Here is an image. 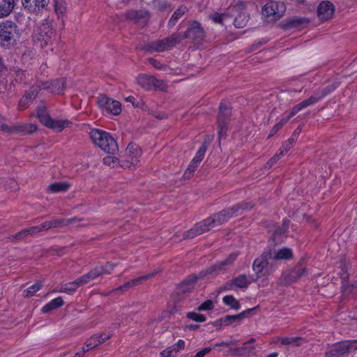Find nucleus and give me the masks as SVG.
Here are the masks:
<instances>
[{"label": "nucleus", "instance_id": "nucleus-1", "mask_svg": "<svg viewBox=\"0 0 357 357\" xmlns=\"http://www.w3.org/2000/svg\"><path fill=\"white\" fill-rule=\"evenodd\" d=\"M252 207V204L243 202L223 209L219 213H214L208 218L195 224L192 228L184 234V238H193L198 235L207 232L213 227L227 222L230 218L241 215L245 210L250 209Z\"/></svg>", "mask_w": 357, "mask_h": 357}, {"label": "nucleus", "instance_id": "nucleus-2", "mask_svg": "<svg viewBox=\"0 0 357 357\" xmlns=\"http://www.w3.org/2000/svg\"><path fill=\"white\" fill-rule=\"evenodd\" d=\"M338 85L339 84L337 82H334L332 84L328 85L327 86L320 88L308 98L294 105L292 107L291 112L287 115L283 116L280 119V121L272 128L270 134L268 135V138L275 135L289 121V119L296 115L298 112L307 107L314 105L321 100L324 97L333 91L338 86Z\"/></svg>", "mask_w": 357, "mask_h": 357}, {"label": "nucleus", "instance_id": "nucleus-3", "mask_svg": "<svg viewBox=\"0 0 357 357\" xmlns=\"http://www.w3.org/2000/svg\"><path fill=\"white\" fill-rule=\"evenodd\" d=\"M56 37L53 22L49 19H45L39 24L33 33L34 43L40 47L51 45Z\"/></svg>", "mask_w": 357, "mask_h": 357}, {"label": "nucleus", "instance_id": "nucleus-4", "mask_svg": "<svg viewBox=\"0 0 357 357\" xmlns=\"http://www.w3.org/2000/svg\"><path fill=\"white\" fill-rule=\"evenodd\" d=\"M90 137L96 146L109 154H114L119 150V146L114 137L109 132L93 129L90 132Z\"/></svg>", "mask_w": 357, "mask_h": 357}, {"label": "nucleus", "instance_id": "nucleus-5", "mask_svg": "<svg viewBox=\"0 0 357 357\" xmlns=\"http://www.w3.org/2000/svg\"><path fill=\"white\" fill-rule=\"evenodd\" d=\"M20 33L17 25L13 21L5 20L0 22V44L9 48L16 45Z\"/></svg>", "mask_w": 357, "mask_h": 357}, {"label": "nucleus", "instance_id": "nucleus-6", "mask_svg": "<svg viewBox=\"0 0 357 357\" xmlns=\"http://www.w3.org/2000/svg\"><path fill=\"white\" fill-rule=\"evenodd\" d=\"M245 3L242 1H238L229 8V19L234 17L233 24L236 28L244 27L248 21V15L245 12Z\"/></svg>", "mask_w": 357, "mask_h": 357}, {"label": "nucleus", "instance_id": "nucleus-7", "mask_svg": "<svg viewBox=\"0 0 357 357\" xmlns=\"http://www.w3.org/2000/svg\"><path fill=\"white\" fill-rule=\"evenodd\" d=\"M181 40H183L182 34L181 33H174L169 37L162 40L151 42L149 46L150 50L153 51L162 52L172 49Z\"/></svg>", "mask_w": 357, "mask_h": 357}, {"label": "nucleus", "instance_id": "nucleus-8", "mask_svg": "<svg viewBox=\"0 0 357 357\" xmlns=\"http://www.w3.org/2000/svg\"><path fill=\"white\" fill-rule=\"evenodd\" d=\"M37 115L40 121L46 127L54 129L57 132L62 131L70 123L67 120H54L52 119L45 109H38Z\"/></svg>", "mask_w": 357, "mask_h": 357}, {"label": "nucleus", "instance_id": "nucleus-9", "mask_svg": "<svg viewBox=\"0 0 357 357\" xmlns=\"http://www.w3.org/2000/svg\"><path fill=\"white\" fill-rule=\"evenodd\" d=\"M285 10V5L282 2L270 1L263 6L261 14L270 18V20H277L283 15Z\"/></svg>", "mask_w": 357, "mask_h": 357}, {"label": "nucleus", "instance_id": "nucleus-10", "mask_svg": "<svg viewBox=\"0 0 357 357\" xmlns=\"http://www.w3.org/2000/svg\"><path fill=\"white\" fill-rule=\"evenodd\" d=\"M137 83L146 90L155 89L161 91H166L167 86L164 80L158 79L155 77L148 75H140L137 79Z\"/></svg>", "mask_w": 357, "mask_h": 357}, {"label": "nucleus", "instance_id": "nucleus-11", "mask_svg": "<svg viewBox=\"0 0 357 357\" xmlns=\"http://www.w3.org/2000/svg\"><path fill=\"white\" fill-rule=\"evenodd\" d=\"M116 266V264L112 262H107L105 265L96 266L89 273L81 276L82 282L84 284H86L103 275L110 274Z\"/></svg>", "mask_w": 357, "mask_h": 357}, {"label": "nucleus", "instance_id": "nucleus-12", "mask_svg": "<svg viewBox=\"0 0 357 357\" xmlns=\"http://www.w3.org/2000/svg\"><path fill=\"white\" fill-rule=\"evenodd\" d=\"M98 104L102 112L106 114L118 115L122 110L121 105L119 101L104 95L98 96Z\"/></svg>", "mask_w": 357, "mask_h": 357}, {"label": "nucleus", "instance_id": "nucleus-13", "mask_svg": "<svg viewBox=\"0 0 357 357\" xmlns=\"http://www.w3.org/2000/svg\"><path fill=\"white\" fill-rule=\"evenodd\" d=\"M231 112V108L229 105L225 102L220 103V112L218 117V126L219 129L218 135L220 139L226 135L227 124Z\"/></svg>", "mask_w": 357, "mask_h": 357}, {"label": "nucleus", "instance_id": "nucleus-14", "mask_svg": "<svg viewBox=\"0 0 357 357\" xmlns=\"http://www.w3.org/2000/svg\"><path fill=\"white\" fill-rule=\"evenodd\" d=\"M351 354L348 340L341 341L329 346L324 357H344Z\"/></svg>", "mask_w": 357, "mask_h": 357}, {"label": "nucleus", "instance_id": "nucleus-15", "mask_svg": "<svg viewBox=\"0 0 357 357\" xmlns=\"http://www.w3.org/2000/svg\"><path fill=\"white\" fill-rule=\"evenodd\" d=\"M183 39L188 38L195 43L201 42L205 37L204 29L199 22L195 21L191 23L184 35Z\"/></svg>", "mask_w": 357, "mask_h": 357}, {"label": "nucleus", "instance_id": "nucleus-16", "mask_svg": "<svg viewBox=\"0 0 357 357\" xmlns=\"http://www.w3.org/2000/svg\"><path fill=\"white\" fill-rule=\"evenodd\" d=\"M206 151V144H202L196 153L191 162H190L187 169L185 171L184 176L190 178L195 172L199 163L203 160Z\"/></svg>", "mask_w": 357, "mask_h": 357}, {"label": "nucleus", "instance_id": "nucleus-17", "mask_svg": "<svg viewBox=\"0 0 357 357\" xmlns=\"http://www.w3.org/2000/svg\"><path fill=\"white\" fill-rule=\"evenodd\" d=\"M197 280V278L195 275H191L177 287L176 294L181 299L184 298L188 293L194 289Z\"/></svg>", "mask_w": 357, "mask_h": 357}, {"label": "nucleus", "instance_id": "nucleus-18", "mask_svg": "<svg viewBox=\"0 0 357 357\" xmlns=\"http://www.w3.org/2000/svg\"><path fill=\"white\" fill-rule=\"evenodd\" d=\"M156 274H157V272L153 271L152 273L146 274L144 275L136 278L135 279H132V280L126 282L123 285L119 286L116 289H114L112 291H126L134 287H136V286L142 284V282L148 280L153 278Z\"/></svg>", "mask_w": 357, "mask_h": 357}, {"label": "nucleus", "instance_id": "nucleus-19", "mask_svg": "<svg viewBox=\"0 0 357 357\" xmlns=\"http://www.w3.org/2000/svg\"><path fill=\"white\" fill-rule=\"evenodd\" d=\"M334 13V6L328 1H324L317 7V15L320 20H330Z\"/></svg>", "mask_w": 357, "mask_h": 357}, {"label": "nucleus", "instance_id": "nucleus-20", "mask_svg": "<svg viewBox=\"0 0 357 357\" xmlns=\"http://www.w3.org/2000/svg\"><path fill=\"white\" fill-rule=\"evenodd\" d=\"M50 0H22L23 7L30 13H38L47 6Z\"/></svg>", "mask_w": 357, "mask_h": 357}, {"label": "nucleus", "instance_id": "nucleus-21", "mask_svg": "<svg viewBox=\"0 0 357 357\" xmlns=\"http://www.w3.org/2000/svg\"><path fill=\"white\" fill-rule=\"evenodd\" d=\"M42 86L43 89H46L51 93L60 94L62 93L65 89L66 79L65 78H61L52 82L42 81Z\"/></svg>", "mask_w": 357, "mask_h": 357}, {"label": "nucleus", "instance_id": "nucleus-22", "mask_svg": "<svg viewBox=\"0 0 357 357\" xmlns=\"http://www.w3.org/2000/svg\"><path fill=\"white\" fill-rule=\"evenodd\" d=\"M293 257V252L291 249L287 248H282L278 250H270L264 256V257H268L271 260H287L291 259Z\"/></svg>", "mask_w": 357, "mask_h": 357}, {"label": "nucleus", "instance_id": "nucleus-23", "mask_svg": "<svg viewBox=\"0 0 357 357\" xmlns=\"http://www.w3.org/2000/svg\"><path fill=\"white\" fill-rule=\"evenodd\" d=\"M72 222L71 219L59 218L55 219L50 221H47L42 223L40 225H38L40 229V232L47 231L52 228H60L65 227Z\"/></svg>", "mask_w": 357, "mask_h": 357}, {"label": "nucleus", "instance_id": "nucleus-24", "mask_svg": "<svg viewBox=\"0 0 357 357\" xmlns=\"http://www.w3.org/2000/svg\"><path fill=\"white\" fill-rule=\"evenodd\" d=\"M126 151L128 157V162L132 165H137L142 155V151L139 147L135 144H129Z\"/></svg>", "mask_w": 357, "mask_h": 357}, {"label": "nucleus", "instance_id": "nucleus-25", "mask_svg": "<svg viewBox=\"0 0 357 357\" xmlns=\"http://www.w3.org/2000/svg\"><path fill=\"white\" fill-rule=\"evenodd\" d=\"M253 280H249L245 275H239L231 281L228 282L225 284V289H232L233 286H236L238 288H246L249 284H250Z\"/></svg>", "mask_w": 357, "mask_h": 357}, {"label": "nucleus", "instance_id": "nucleus-26", "mask_svg": "<svg viewBox=\"0 0 357 357\" xmlns=\"http://www.w3.org/2000/svg\"><path fill=\"white\" fill-rule=\"evenodd\" d=\"M306 342L302 337H278L275 342H280L285 347H299Z\"/></svg>", "mask_w": 357, "mask_h": 357}, {"label": "nucleus", "instance_id": "nucleus-27", "mask_svg": "<svg viewBox=\"0 0 357 357\" xmlns=\"http://www.w3.org/2000/svg\"><path fill=\"white\" fill-rule=\"evenodd\" d=\"M255 347H250L247 344H244L243 347L238 348H229V351L227 353V356H240L247 357L253 353Z\"/></svg>", "mask_w": 357, "mask_h": 357}, {"label": "nucleus", "instance_id": "nucleus-28", "mask_svg": "<svg viewBox=\"0 0 357 357\" xmlns=\"http://www.w3.org/2000/svg\"><path fill=\"white\" fill-rule=\"evenodd\" d=\"M82 285H84V284L82 282V278L79 277L73 282L62 284L60 289L58 290L57 291L60 293H66L70 295L75 292L76 290Z\"/></svg>", "mask_w": 357, "mask_h": 357}, {"label": "nucleus", "instance_id": "nucleus-29", "mask_svg": "<svg viewBox=\"0 0 357 357\" xmlns=\"http://www.w3.org/2000/svg\"><path fill=\"white\" fill-rule=\"evenodd\" d=\"M30 128L27 129L26 126H10L7 124H1L0 126V130L5 134H11L15 131H25L27 132H33L36 130V126L35 125H30Z\"/></svg>", "mask_w": 357, "mask_h": 357}, {"label": "nucleus", "instance_id": "nucleus-30", "mask_svg": "<svg viewBox=\"0 0 357 357\" xmlns=\"http://www.w3.org/2000/svg\"><path fill=\"white\" fill-rule=\"evenodd\" d=\"M254 308L248 309L236 315H228L221 319L223 325L227 326L234 322L240 321L248 317Z\"/></svg>", "mask_w": 357, "mask_h": 357}, {"label": "nucleus", "instance_id": "nucleus-31", "mask_svg": "<svg viewBox=\"0 0 357 357\" xmlns=\"http://www.w3.org/2000/svg\"><path fill=\"white\" fill-rule=\"evenodd\" d=\"M15 0H0V18L8 17L13 10Z\"/></svg>", "mask_w": 357, "mask_h": 357}, {"label": "nucleus", "instance_id": "nucleus-32", "mask_svg": "<svg viewBox=\"0 0 357 357\" xmlns=\"http://www.w3.org/2000/svg\"><path fill=\"white\" fill-rule=\"evenodd\" d=\"M267 252H264L261 256V258L256 259L253 263L252 268L253 271L257 273V277H259V273L262 272L266 265L268 264L270 260L268 257H264Z\"/></svg>", "mask_w": 357, "mask_h": 357}, {"label": "nucleus", "instance_id": "nucleus-33", "mask_svg": "<svg viewBox=\"0 0 357 357\" xmlns=\"http://www.w3.org/2000/svg\"><path fill=\"white\" fill-rule=\"evenodd\" d=\"M63 305V300L62 297L59 296L54 299H52L51 301H50L48 303L45 305L42 309L41 311L43 313H48Z\"/></svg>", "mask_w": 357, "mask_h": 357}, {"label": "nucleus", "instance_id": "nucleus-34", "mask_svg": "<svg viewBox=\"0 0 357 357\" xmlns=\"http://www.w3.org/2000/svg\"><path fill=\"white\" fill-rule=\"evenodd\" d=\"M54 12L58 17L63 16L68 10L66 0H52Z\"/></svg>", "mask_w": 357, "mask_h": 357}, {"label": "nucleus", "instance_id": "nucleus-35", "mask_svg": "<svg viewBox=\"0 0 357 357\" xmlns=\"http://www.w3.org/2000/svg\"><path fill=\"white\" fill-rule=\"evenodd\" d=\"M70 188V184L67 182H55L48 186V191L52 193L66 192Z\"/></svg>", "mask_w": 357, "mask_h": 357}, {"label": "nucleus", "instance_id": "nucleus-36", "mask_svg": "<svg viewBox=\"0 0 357 357\" xmlns=\"http://www.w3.org/2000/svg\"><path fill=\"white\" fill-rule=\"evenodd\" d=\"M238 254L236 252L231 253L229 257L225 260L216 264L214 266L215 271H224L227 267L232 264V262L236 259Z\"/></svg>", "mask_w": 357, "mask_h": 357}, {"label": "nucleus", "instance_id": "nucleus-37", "mask_svg": "<svg viewBox=\"0 0 357 357\" xmlns=\"http://www.w3.org/2000/svg\"><path fill=\"white\" fill-rule=\"evenodd\" d=\"M306 268L303 264L295 266L289 273V279L291 281H295L305 274Z\"/></svg>", "mask_w": 357, "mask_h": 357}, {"label": "nucleus", "instance_id": "nucleus-38", "mask_svg": "<svg viewBox=\"0 0 357 357\" xmlns=\"http://www.w3.org/2000/svg\"><path fill=\"white\" fill-rule=\"evenodd\" d=\"M43 89L42 81L37 85L32 86L28 91L25 93V96L29 99V102H32L36 98L40 89Z\"/></svg>", "mask_w": 357, "mask_h": 357}, {"label": "nucleus", "instance_id": "nucleus-39", "mask_svg": "<svg viewBox=\"0 0 357 357\" xmlns=\"http://www.w3.org/2000/svg\"><path fill=\"white\" fill-rule=\"evenodd\" d=\"M186 10V8L184 6L178 8L169 20V26H174L177 20L185 13Z\"/></svg>", "mask_w": 357, "mask_h": 357}, {"label": "nucleus", "instance_id": "nucleus-40", "mask_svg": "<svg viewBox=\"0 0 357 357\" xmlns=\"http://www.w3.org/2000/svg\"><path fill=\"white\" fill-rule=\"evenodd\" d=\"M210 18L215 23L223 24L224 22H226L229 19V9L227 12L222 14L215 13L211 15Z\"/></svg>", "mask_w": 357, "mask_h": 357}, {"label": "nucleus", "instance_id": "nucleus-41", "mask_svg": "<svg viewBox=\"0 0 357 357\" xmlns=\"http://www.w3.org/2000/svg\"><path fill=\"white\" fill-rule=\"evenodd\" d=\"M100 344V337H99L98 335H94L91 336L89 340H87L84 346L86 347V350L89 351L92 348H94Z\"/></svg>", "mask_w": 357, "mask_h": 357}, {"label": "nucleus", "instance_id": "nucleus-42", "mask_svg": "<svg viewBox=\"0 0 357 357\" xmlns=\"http://www.w3.org/2000/svg\"><path fill=\"white\" fill-rule=\"evenodd\" d=\"M43 287L42 282L39 281L24 290V294L27 297L33 296Z\"/></svg>", "mask_w": 357, "mask_h": 357}, {"label": "nucleus", "instance_id": "nucleus-43", "mask_svg": "<svg viewBox=\"0 0 357 357\" xmlns=\"http://www.w3.org/2000/svg\"><path fill=\"white\" fill-rule=\"evenodd\" d=\"M223 302L233 309L238 310L240 307L239 302L233 296H225L223 298Z\"/></svg>", "mask_w": 357, "mask_h": 357}, {"label": "nucleus", "instance_id": "nucleus-44", "mask_svg": "<svg viewBox=\"0 0 357 357\" xmlns=\"http://www.w3.org/2000/svg\"><path fill=\"white\" fill-rule=\"evenodd\" d=\"M289 225V220L284 219L283 220L282 227H277L275 230L273 231V238L274 240L277 238V236L280 234H284L287 231Z\"/></svg>", "mask_w": 357, "mask_h": 357}, {"label": "nucleus", "instance_id": "nucleus-45", "mask_svg": "<svg viewBox=\"0 0 357 357\" xmlns=\"http://www.w3.org/2000/svg\"><path fill=\"white\" fill-rule=\"evenodd\" d=\"M103 162L105 165L114 168L119 164V160L114 155H107L103 158Z\"/></svg>", "mask_w": 357, "mask_h": 357}, {"label": "nucleus", "instance_id": "nucleus-46", "mask_svg": "<svg viewBox=\"0 0 357 357\" xmlns=\"http://www.w3.org/2000/svg\"><path fill=\"white\" fill-rule=\"evenodd\" d=\"M14 79L19 82H24L26 79V74L24 71L21 69H15L12 73Z\"/></svg>", "mask_w": 357, "mask_h": 357}, {"label": "nucleus", "instance_id": "nucleus-47", "mask_svg": "<svg viewBox=\"0 0 357 357\" xmlns=\"http://www.w3.org/2000/svg\"><path fill=\"white\" fill-rule=\"evenodd\" d=\"M187 317L191 320L197 322H204L206 321V317L203 314H198L195 312H190L187 314Z\"/></svg>", "mask_w": 357, "mask_h": 357}, {"label": "nucleus", "instance_id": "nucleus-48", "mask_svg": "<svg viewBox=\"0 0 357 357\" xmlns=\"http://www.w3.org/2000/svg\"><path fill=\"white\" fill-rule=\"evenodd\" d=\"M237 342L236 340H231L230 341H222L220 342L215 343L213 344V349L216 347H225L228 348L229 350L226 351V355H227L228 351H229V346L233 344H236Z\"/></svg>", "mask_w": 357, "mask_h": 357}, {"label": "nucleus", "instance_id": "nucleus-49", "mask_svg": "<svg viewBox=\"0 0 357 357\" xmlns=\"http://www.w3.org/2000/svg\"><path fill=\"white\" fill-rule=\"evenodd\" d=\"M177 354L178 353L175 350L174 347H173V345H172L171 347L163 350L160 353V355L162 357H174L176 356Z\"/></svg>", "mask_w": 357, "mask_h": 357}, {"label": "nucleus", "instance_id": "nucleus-50", "mask_svg": "<svg viewBox=\"0 0 357 357\" xmlns=\"http://www.w3.org/2000/svg\"><path fill=\"white\" fill-rule=\"evenodd\" d=\"M308 20H307L305 18L301 17H295L290 20L289 22V25L291 27H296L298 25L303 24H307Z\"/></svg>", "mask_w": 357, "mask_h": 357}, {"label": "nucleus", "instance_id": "nucleus-51", "mask_svg": "<svg viewBox=\"0 0 357 357\" xmlns=\"http://www.w3.org/2000/svg\"><path fill=\"white\" fill-rule=\"evenodd\" d=\"M214 305L211 300H207L197 307L198 311H207L213 308Z\"/></svg>", "mask_w": 357, "mask_h": 357}, {"label": "nucleus", "instance_id": "nucleus-52", "mask_svg": "<svg viewBox=\"0 0 357 357\" xmlns=\"http://www.w3.org/2000/svg\"><path fill=\"white\" fill-rule=\"evenodd\" d=\"M31 102H29L27 97L24 96L19 101V108L22 110L26 108Z\"/></svg>", "mask_w": 357, "mask_h": 357}, {"label": "nucleus", "instance_id": "nucleus-53", "mask_svg": "<svg viewBox=\"0 0 357 357\" xmlns=\"http://www.w3.org/2000/svg\"><path fill=\"white\" fill-rule=\"evenodd\" d=\"M282 155L279 154H275L274 156H273L266 163L267 166L268 167H271L273 165H274L278 160L280 158Z\"/></svg>", "mask_w": 357, "mask_h": 357}, {"label": "nucleus", "instance_id": "nucleus-54", "mask_svg": "<svg viewBox=\"0 0 357 357\" xmlns=\"http://www.w3.org/2000/svg\"><path fill=\"white\" fill-rule=\"evenodd\" d=\"M26 234L28 235H33L36 234L40 233V229L38 226H33L28 228H26Z\"/></svg>", "mask_w": 357, "mask_h": 357}, {"label": "nucleus", "instance_id": "nucleus-55", "mask_svg": "<svg viewBox=\"0 0 357 357\" xmlns=\"http://www.w3.org/2000/svg\"><path fill=\"white\" fill-rule=\"evenodd\" d=\"M175 350L178 353L185 347V342L183 340H179L176 344H173Z\"/></svg>", "mask_w": 357, "mask_h": 357}, {"label": "nucleus", "instance_id": "nucleus-56", "mask_svg": "<svg viewBox=\"0 0 357 357\" xmlns=\"http://www.w3.org/2000/svg\"><path fill=\"white\" fill-rule=\"evenodd\" d=\"M139 13L138 11L136 10H131L127 13L128 18L133 20H137L139 17Z\"/></svg>", "mask_w": 357, "mask_h": 357}, {"label": "nucleus", "instance_id": "nucleus-57", "mask_svg": "<svg viewBox=\"0 0 357 357\" xmlns=\"http://www.w3.org/2000/svg\"><path fill=\"white\" fill-rule=\"evenodd\" d=\"M28 234H26V229H24L13 236V238L17 240H20L24 238Z\"/></svg>", "mask_w": 357, "mask_h": 357}, {"label": "nucleus", "instance_id": "nucleus-58", "mask_svg": "<svg viewBox=\"0 0 357 357\" xmlns=\"http://www.w3.org/2000/svg\"><path fill=\"white\" fill-rule=\"evenodd\" d=\"M351 353L357 351V340H348Z\"/></svg>", "mask_w": 357, "mask_h": 357}, {"label": "nucleus", "instance_id": "nucleus-59", "mask_svg": "<svg viewBox=\"0 0 357 357\" xmlns=\"http://www.w3.org/2000/svg\"><path fill=\"white\" fill-rule=\"evenodd\" d=\"M298 89H289L287 90V92L289 93V94H291L292 93H301L302 89H303V87L305 86V84H303V83H301V84H299L298 86Z\"/></svg>", "mask_w": 357, "mask_h": 357}, {"label": "nucleus", "instance_id": "nucleus-60", "mask_svg": "<svg viewBox=\"0 0 357 357\" xmlns=\"http://www.w3.org/2000/svg\"><path fill=\"white\" fill-rule=\"evenodd\" d=\"M149 61L151 63V65L154 66L155 68L163 69L162 65L159 61L153 59H150Z\"/></svg>", "mask_w": 357, "mask_h": 357}, {"label": "nucleus", "instance_id": "nucleus-61", "mask_svg": "<svg viewBox=\"0 0 357 357\" xmlns=\"http://www.w3.org/2000/svg\"><path fill=\"white\" fill-rule=\"evenodd\" d=\"M301 132V128L300 127H298L293 132L291 140H296L300 132Z\"/></svg>", "mask_w": 357, "mask_h": 357}, {"label": "nucleus", "instance_id": "nucleus-62", "mask_svg": "<svg viewBox=\"0 0 357 357\" xmlns=\"http://www.w3.org/2000/svg\"><path fill=\"white\" fill-rule=\"evenodd\" d=\"M289 149H290V148H289V142H288L287 144L283 145V146L280 148V155H284V154L285 153H287V151H288Z\"/></svg>", "mask_w": 357, "mask_h": 357}, {"label": "nucleus", "instance_id": "nucleus-63", "mask_svg": "<svg viewBox=\"0 0 357 357\" xmlns=\"http://www.w3.org/2000/svg\"><path fill=\"white\" fill-rule=\"evenodd\" d=\"M99 337H100L101 343L105 342L106 340H109L111 335L110 334H106V333H102L100 335H98Z\"/></svg>", "mask_w": 357, "mask_h": 357}, {"label": "nucleus", "instance_id": "nucleus-64", "mask_svg": "<svg viewBox=\"0 0 357 357\" xmlns=\"http://www.w3.org/2000/svg\"><path fill=\"white\" fill-rule=\"evenodd\" d=\"M86 351H88L86 350V347H85V346H84V347H83V348L82 349L81 351H79L75 354L74 357H82Z\"/></svg>", "mask_w": 357, "mask_h": 357}]
</instances>
